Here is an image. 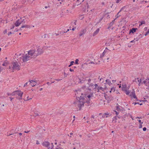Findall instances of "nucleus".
I'll return each mask as SVG.
<instances>
[{
    "label": "nucleus",
    "mask_w": 149,
    "mask_h": 149,
    "mask_svg": "<svg viewBox=\"0 0 149 149\" xmlns=\"http://www.w3.org/2000/svg\"><path fill=\"white\" fill-rule=\"evenodd\" d=\"M76 21H74V22H73V24H74V25H76Z\"/></svg>",
    "instance_id": "obj_53"
},
{
    "label": "nucleus",
    "mask_w": 149,
    "mask_h": 149,
    "mask_svg": "<svg viewBox=\"0 0 149 149\" xmlns=\"http://www.w3.org/2000/svg\"><path fill=\"white\" fill-rule=\"evenodd\" d=\"M32 98H30L28 96V97H27V100H31V99Z\"/></svg>",
    "instance_id": "obj_36"
},
{
    "label": "nucleus",
    "mask_w": 149,
    "mask_h": 149,
    "mask_svg": "<svg viewBox=\"0 0 149 149\" xmlns=\"http://www.w3.org/2000/svg\"><path fill=\"white\" fill-rule=\"evenodd\" d=\"M134 40H135L136 41H137L139 40V38H135L134 39Z\"/></svg>",
    "instance_id": "obj_40"
},
{
    "label": "nucleus",
    "mask_w": 149,
    "mask_h": 149,
    "mask_svg": "<svg viewBox=\"0 0 149 149\" xmlns=\"http://www.w3.org/2000/svg\"><path fill=\"white\" fill-rule=\"evenodd\" d=\"M116 107L117 111H119L120 110V107H121L118 104H116Z\"/></svg>",
    "instance_id": "obj_22"
},
{
    "label": "nucleus",
    "mask_w": 149,
    "mask_h": 149,
    "mask_svg": "<svg viewBox=\"0 0 149 149\" xmlns=\"http://www.w3.org/2000/svg\"><path fill=\"white\" fill-rule=\"evenodd\" d=\"M26 25H23V26H22L21 28H20V29H21L22 28H26Z\"/></svg>",
    "instance_id": "obj_43"
},
{
    "label": "nucleus",
    "mask_w": 149,
    "mask_h": 149,
    "mask_svg": "<svg viewBox=\"0 0 149 149\" xmlns=\"http://www.w3.org/2000/svg\"><path fill=\"white\" fill-rule=\"evenodd\" d=\"M105 55V52H104L103 53H102V54L100 55V57L101 58L103 56Z\"/></svg>",
    "instance_id": "obj_31"
},
{
    "label": "nucleus",
    "mask_w": 149,
    "mask_h": 149,
    "mask_svg": "<svg viewBox=\"0 0 149 149\" xmlns=\"http://www.w3.org/2000/svg\"><path fill=\"white\" fill-rule=\"evenodd\" d=\"M133 82H135L136 83L138 84L139 86H140L141 84H143L142 83L141 80V79H139V78H137L136 79H135L133 81Z\"/></svg>",
    "instance_id": "obj_12"
},
{
    "label": "nucleus",
    "mask_w": 149,
    "mask_h": 149,
    "mask_svg": "<svg viewBox=\"0 0 149 149\" xmlns=\"http://www.w3.org/2000/svg\"><path fill=\"white\" fill-rule=\"evenodd\" d=\"M30 57L28 54H26L22 56L21 58L23 62H25L31 59Z\"/></svg>",
    "instance_id": "obj_8"
},
{
    "label": "nucleus",
    "mask_w": 149,
    "mask_h": 149,
    "mask_svg": "<svg viewBox=\"0 0 149 149\" xmlns=\"http://www.w3.org/2000/svg\"><path fill=\"white\" fill-rule=\"evenodd\" d=\"M7 33V30L6 29L3 32V33L4 34L6 33Z\"/></svg>",
    "instance_id": "obj_39"
},
{
    "label": "nucleus",
    "mask_w": 149,
    "mask_h": 149,
    "mask_svg": "<svg viewBox=\"0 0 149 149\" xmlns=\"http://www.w3.org/2000/svg\"><path fill=\"white\" fill-rule=\"evenodd\" d=\"M117 120V118L116 116H115L114 117L113 119V122H116V120Z\"/></svg>",
    "instance_id": "obj_25"
},
{
    "label": "nucleus",
    "mask_w": 149,
    "mask_h": 149,
    "mask_svg": "<svg viewBox=\"0 0 149 149\" xmlns=\"http://www.w3.org/2000/svg\"><path fill=\"white\" fill-rule=\"evenodd\" d=\"M22 23V18H21L20 19H19L15 23V25L16 26H18L19 25Z\"/></svg>",
    "instance_id": "obj_13"
},
{
    "label": "nucleus",
    "mask_w": 149,
    "mask_h": 149,
    "mask_svg": "<svg viewBox=\"0 0 149 149\" xmlns=\"http://www.w3.org/2000/svg\"><path fill=\"white\" fill-rule=\"evenodd\" d=\"M106 44H107V45H109V46L110 44L109 43H108V44H107V43Z\"/></svg>",
    "instance_id": "obj_62"
},
{
    "label": "nucleus",
    "mask_w": 149,
    "mask_h": 149,
    "mask_svg": "<svg viewBox=\"0 0 149 149\" xmlns=\"http://www.w3.org/2000/svg\"><path fill=\"white\" fill-rule=\"evenodd\" d=\"M146 127H144L143 128V131H146Z\"/></svg>",
    "instance_id": "obj_47"
},
{
    "label": "nucleus",
    "mask_w": 149,
    "mask_h": 149,
    "mask_svg": "<svg viewBox=\"0 0 149 149\" xmlns=\"http://www.w3.org/2000/svg\"><path fill=\"white\" fill-rule=\"evenodd\" d=\"M26 28H30V26H28V25H26Z\"/></svg>",
    "instance_id": "obj_56"
},
{
    "label": "nucleus",
    "mask_w": 149,
    "mask_h": 149,
    "mask_svg": "<svg viewBox=\"0 0 149 149\" xmlns=\"http://www.w3.org/2000/svg\"><path fill=\"white\" fill-rule=\"evenodd\" d=\"M93 97V92H91L90 94H85V97L86 99L87 98H88V100L86 101V102L87 103H88L89 102V101L90 100V99L91 97Z\"/></svg>",
    "instance_id": "obj_9"
},
{
    "label": "nucleus",
    "mask_w": 149,
    "mask_h": 149,
    "mask_svg": "<svg viewBox=\"0 0 149 149\" xmlns=\"http://www.w3.org/2000/svg\"><path fill=\"white\" fill-rule=\"evenodd\" d=\"M91 81V80L90 79H89L88 80H87L88 82L87 83V84H89L90 83Z\"/></svg>",
    "instance_id": "obj_32"
},
{
    "label": "nucleus",
    "mask_w": 149,
    "mask_h": 149,
    "mask_svg": "<svg viewBox=\"0 0 149 149\" xmlns=\"http://www.w3.org/2000/svg\"><path fill=\"white\" fill-rule=\"evenodd\" d=\"M64 76H65V77H67V75H68V74L66 73H65V72L64 73Z\"/></svg>",
    "instance_id": "obj_45"
},
{
    "label": "nucleus",
    "mask_w": 149,
    "mask_h": 149,
    "mask_svg": "<svg viewBox=\"0 0 149 149\" xmlns=\"http://www.w3.org/2000/svg\"><path fill=\"white\" fill-rule=\"evenodd\" d=\"M50 144L47 141H45L44 142H43L42 143V145L43 146L46 147H48L49 146Z\"/></svg>",
    "instance_id": "obj_16"
},
{
    "label": "nucleus",
    "mask_w": 149,
    "mask_h": 149,
    "mask_svg": "<svg viewBox=\"0 0 149 149\" xmlns=\"http://www.w3.org/2000/svg\"><path fill=\"white\" fill-rule=\"evenodd\" d=\"M74 62L73 61H71V62L70 63V64L68 65V67H70L72 65H73V63Z\"/></svg>",
    "instance_id": "obj_29"
},
{
    "label": "nucleus",
    "mask_w": 149,
    "mask_h": 149,
    "mask_svg": "<svg viewBox=\"0 0 149 149\" xmlns=\"http://www.w3.org/2000/svg\"><path fill=\"white\" fill-rule=\"evenodd\" d=\"M70 71L71 72H72V71H74V70L73 69H72L71 68H70Z\"/></svg>",
    "instance_id": "obj_52"
},
{
    "label": "nucleus",
    "mask_w": 149,
    "mask_h": 149,
    "mask_svg": "<svg viewBox=\"0 0 149 149\" xmlns=\"http://www.w3.org/2000/svg\"><path fill=\"white\" fill-rule=\"evenodd\" d=\"M21 63L16 60L13 61L11 65L9 66V69L10 71L13 72L15 70H18L20 69Z\"/></svg>",
    "instance_id": "obj_1"
},
{
    "label": "nucleus",
    "mask_w": 149,
    "mask_h": 149,
    "mask_svg": "<svg viewBox=\"0 0 149 149\" xmlns=\"http://www.w3.org/2000/svg\"><path fill=\"white\" fill-rule=\"evenodd\" d=\"M121 11V10H120L119 12L117 14V15L116 16V18L115 19H116L120 15H119V13Z\"/></svg>",
    "instance_id": "obj_27"
},
{
    "label": "nucleus",
    "mask_w": 149,
    "mask_h": 149,
    "mask_svg": "<svg viewBox=\"0 0 149 149\" xmlns=\"http://www.w3.org/2000/svg\"><path fill=\"white\" fill-rule=\"evenodd\" d=\"M137 29L136 28H132V29L130 30V33H134L136 32V30Z\"/></svg>",
    "instance_id": "obj_18"
},
{
    "label": "nucleus",
    "mask_w": 149,
    "mask_h": 149,
    "mask_svg": "<svg viewBox=\"0 0 149 149\" xmlns=\"http://www.w3.org/2000/svg\"><path fill=\"white\" fill-rule=\"evenodd\" d=\"M62 80V79H55V80L57 81H59Z\"/></svg>",
    "instance_id": "obj_37"
},
{
    "label": "nucleus",
    "mask_w": 149,
    "mask_h": 149,
    "mask_svg": "<svg viewBox=\"0 0 149 149\" xmlns=\"http://www.w3.org/2000/svg\"><path fill=\"white\" fill-rule=\"evenodd\" d=\"M138 121L139 122V123L141 124H143V122H142L141 120H138Z\"/></svg>",
    "instance_id": "obj_35"
},
{
    "label": "nucleus",
    "mask_w": 149,
    "mask_h": 149,
    "mask_svg": "<svg viewBox=\"0 0 149 149\" xmlns=\"http://www.w3.org/2000/svg\"><path fill=\"white\" fill-rule=\"evenodd\" d=\"M78 61H79V60L78 59H77L75 60V64H79L78 63Z\"/></svg>",
    "instance_id": "obj_33"
},
{
    "label": "nucleus",
    "mask_w": 149,
    "mask_h": 149,
    "mask_svg": "<svg viewBox=\"0 0 149 149\" xmlns=\"http://www.w3.org/2000/svg\"><path fill=\"white\" fill-rule=\"evenodd\" d=\"M23 94L22 92L20 91H15L13 94V95L16 96L17 99H20L22 98Z\"/></svg>",
    "instance_id": "obj_5"
},
{
    "label": "nucleus",
    "mask_w": 149,
    "mask_h": 149,
    "mask_svg": "<svg viewBox=\"0 0 149 149\" xmlns=\"http://www.w3.org/2000/svg\"><path fill=\"white\" fill-rule=\"evenodd\" d=\"M29 81L30 82L29 84L32 86H34L39 84L37 82L38 81L36 80H31Z\"/></svg>",
    "instance_id": "obj_11"
},
{
    "label": "nucleus",
    "mask_w": 149,
    "mask_h": 149,
    "mask_svg": "<svg viewBox=\"0 0 149 149\" xmlns=\"http://www.w3.org/2000/svg\"><path fill=\"white\" fill-rule=\"evenodd\" d=\"M134 98L135 99H136L135 101H138L139 100L138 99H137V97H136V98Z\"/></svg>",
    "instance_id": "obj_57"
},
{
    "label": "nucleus",
    "mask_w": 149,
    "mask_h": 149,
    "mask_svg": "<svg viewBox=\"0 0 149 149\" xmlns=\"http://www.w3.org/2000/svg\"><path fill=\"white\" fill-rule=\"evenodd\" d=\"M14 27H15V26L14 25H12V26L10 28V29H13L14 28Z\"/></svg>",
    "instance_id": "obj_49"
},
{
    "label": "nucleus",
    "mask_w": 149,
    "mask_h": 149,
    "mask_svg": "<svg viewBox=\"0 0 149 149\" xmlns=\"http://www.w3.org/2000/svg\"><path fill=\"white\" fill-rule=\"evenodd\" d=\"M3 70H5V68H4L0 66V73Z\"/></svg>",
    "instance_id": "obj_28"
},
{
    "label": "nucleus",
    "mask_w": 149,
    "mask_h": 149,
    "mask_svg": "<svg viewBox=\"0 0 149 149\" xmlns=\"http://www.w3.org/2000/svg\"><path fill=\"white\" fill-rule=\"evenodd\" d=\"M127 87V86L126 85H122V90L123 91H125V90H126V88Z\"/></svg>",
    "instance_id": "obj_21"
},
{
    "label": "nucleus",
    "mask_w": 149,
    "mask_h": 149,
    "mask_svg": "<svg viewBox=\"0 0 149 149\" xmlns=\"http://www.w3.org/2000/svg\"><path fill=\"white\" fill-rule=\"evenodd\" d=\"M114 112H115V113L116 115H118V113L117 112V111H115Z\"/></svg>",
    "instance_id": "obj_48"
},
{
    "label": "nucleus",
    "mask_w": 149,
    "mask_h": 149,
    "mask_svg": "<svg viewBox=\"0 0 149 149\" xmlns=\"http://www.w3.org/2000/svg\"><path fill=\"white\" fill-rule=\"evenodd\" d=\"M136 118H139V119H141V117H137Z\"/></svg>",
    "instance_id": "obj_59"
},
{
    "label": "nucleus",
    "mask_w": 149,
    "mask_h": 149,
    "mask_svg": "<svg viewBox=\"0 0 149 149\" xmlns=\"http://www.w3.org/2000/svg\"><path fill=\"white\" fill-rule=\"evenodd\" d=\"M29 132V131H25L24 132L25 133H28Z\"/></svg>",
    "instance_id": "obj_63"
},
{
    "label": "nucleus",
    "mask_w": 149,
    "mask_h": 149,
    "mask_svg": "<svg viewBox=\"0 0 149 149\" xmlns=\"http://www.w3.org/2000/svg\"><path fill=\"white\" fill-rule=\"evenodd\" d=\"M86 29H83L81 31V32L83 33L84 34L86 32Z\"/></svg>",
    "instance_id": "obj_30"
},
{
    "label": "nucleus",
    "mask_w": 149,
    "mask_h": 149,
    "mask_svg": "<svg viewBox=\"0 0 149 149\" xmlns=\"http://www.w3.org/2000/svg\"><path fill=\"white\" fill-rule=\"evenodd\" d=\"M121 0H116V2L117 3H118L120 2V1Z\"/></svg>",
    "instance_id": "obj_38"
},
{
    "label": "nucleus",
    "mask_w": 149,
    "mask_h": 149,
    "mask_svg": "<svg viewBox=\"0 0 149 149\" xmlns=\"http://www.w3.org/2000/svg\"><path fill=\"white\" fill-rule=\"evenodd\" d=\"M8 62H4V63L3 64H2V65L3 66H7L8 65Z\"/></svg>",
    "instance_id": "obj_26"
},
{
    "label": "nucleus",
    "mask_w": 149,
    "mask_h": 149,
    "mask_svg": "<svg viewBox=\"0 0 149 149\" xmlns=\"http://www.w3.org/2000/svg\"><path fill=\"white\" fill-rule=\"evenodd\" d=\"M111 90L109 91V92L110 93H111L112 92H114L115 91V87L113 86L112 87H111Z\"/></svg>",
    "instance_id": "obj_19"
},
{
    "label": "nucleus",
    "mask_w": 149,
    "mask_h": 149,
    "mask_svg": "<svg viewBox=\"0 0 149 149\" xmlns=\"http://www.w3.org/2000/svg\"><path fill=\"white\" fill-rule=\"evenodd\" d=\"M77 99L79 100L76 103V105H77L80 109L81 107L83 106L84 103L85 102V98L83 96H80L79 97H77Z\"/></svg>",
    "instance_id": "obj_2"
},
{
    "label": "nucleus",
    "mask_w": 149,
    "mask_h": 149,
    "mask_svg": "<svg viewBox=\"0 0 149 149\" xmlns=\"http://www.w3.org/2000/svg\"><path fill=\"white\" fill-rule=\"evenodd\" d=\"M89 86L87 87V89L89 91H91L94 89L95 91L98 85L97 84H95L94 85L93 83H90L88 84Z\"/></svg>",
    "instance_id": "obj_4"
},
{
    "label": "nucleus",
    "mask_w": 149,
    "mask_h": 149,
    "mask_svg": "<svg viewBox=\"0 0 149 149\" xmlns=\"http://www.w3.org/2000/svg\"><path fill=\"white\" fill-rule=\"evenodd\" d=\"M105 81L106 82L104 84H106L109 86L112 87V84L111 83V80L109 79H107L105 80Z\"/></svg>",
    "instance_id": "obj_14"
},
{
    "label": "nucleus",
    "mask_w": 149,
    "mask_h": 149,
    "mask_svg": "<svg viewBox=\"0 0 149 149\" xmlns=\"http://www.w3.org/2000/svg\"><path fill=\"white\" fill-rule=\"evenodd\" d=\"M89 63L94 64V63L93 62H91L90 63Z\"/></svg>",
    "instance_id": "obj_58"
},
{
    "label": "nucleus",
    "mask_w": 149,
    "mask_h": 149,
    "mask_svg": "<svg viewBox=\"0 0 149 149\" xmlns=\"http://www.w3.org/2000/svg\"><path fill=\"white\" fill-rule=\"evenodd\" d=\"M105 90L107 91L108 90V88L107 86H105V87L104 88H103L101 87L97 86V87L95 91L101 93L102 91L104 92Z\"/></svg>",
    "instance_id": "obj_6"
},
{
    "label": "nucleus",
    "mask_w": 149,
    "mask_h": 149,
    "mask_svg": "<svg viewBox=\"0 0 149 149\" xmlns=\"http://www.w3.org/2000/svg\"><path fill=\"white\" fill-rule=\"evenodd\" d=\"M142 124H140V125H139V128H141L142 127Z\"/></svg>",
    "instance_id": "obj_42"
},
{
    "label": "nucleus",
    "mask_w": 149,
    "mask_h": 149,
    "mask_svg": "<svg viewBox=\"0 0 149 149\" xmlns=\"http://www.w3.org/2000/svg\"><path fill=\"white\" fill-rule=\"evenodd\" d=\"M28 54L30 56L31 58H35L37 56V51L36 50L34 49H31L28 52Z\"/></svg>",
    "instance_id": "obj_3"
},
{
    "label": "nucleus",
    "mask_w": 149,
    "mask_h": 149,
    "mask_svg": "<svg viewBox=\"0 0 149 149\" xmlns=\"http://www.w3.org/2000/svg\"><path fill=\"white\" fill-rule=\"evenodd\" d=\"M22 22H24V23L25 22V21H24V19H23L22 20Z\"/></svg>",
    "instance_id": "obj_61"
},
{
    "label": "nucleus",
    "mask_w": 149,
    "mask_h": 149,
    "mask_svg": "<svg viewBox=\"0 0 149 149\" xmlns=\"http://www.w3.org/2000/svg\"><path fill=\"white\" fill-rule=\"evenodd\" d=\"M135 42V40H134V39L130 41V42H131V43L134 42Z\"/></svg>",
    "instance_id": "obj_50"
},
{
    "label": "nucleus",
    "mask_w": 149,
    "mask_h": 149,
    "mask_svg": "<svg viewBox=\"0 0 149 149\" xmlns=\"http://www.w3.org/2000/svg\"><path fill=\"white\" fill-rule=\"evenodd\" d=\"M115 19H114L112 22H111L110 24V25H112L114 23Z\"/></svg>",
    "instance_id": "obj_34"
},
{
    "label": "nucleus",
    "mask_w": 149,
    "mask_h": 149,
    "mask_svg": "<svg viewBox=\"0 0 149 149\" xmlns=\"http://www.w3.org/2000/svg\"><path fill=\"white\" fill-rule=\"evenodd\" d=\"M80 0H77L76 2V4L77 6H78L81 3V2H83L84 1V0H83L82 1H80Z\"/></svg>",
    "instance_id": "obj_23"
},
{
    "label": "nucleus",
    "mask_w": 149,
    "mask_h": 149,
    "mask_svg": "<svg viewBox=\"0 0 149 149\" xmlns=\"http://www.w3.org/2000/svg\"><path fill=\"white\" fill-rule=\"evenodd\" d=\"M36 144H39V141H36Z\"/></svg>",
    "instance_id": "obj_54"
},
{
    "label": "nucleus",
    "mask_w": 149,
    "mask_h": 149,
    "mask_svg": "<svg viewBox=\"0 0 149 149\" xmlns=\"http://www.w3.org/2000/svg\"><path fill=\"white\" fill-rule=\"evenodd\" d=\"M86 86H84L82 87V88H83V89H84V88H86Z\"/></svg>",
    "instance_id": "obj_60"
},
{
    "label": "nucleus",
    "mask_w": 149,
    "mask_h": 149,
    "mask_svg": "<svg viewBox=\"0 0 149 149\" xmlns=\"http://www.w3.org/2000/svg\"><path fill=\"white\" fill-rule=\"evenodd\" d=\"M74 29H74V28H72V31H74Z\"/></svg>",
    "instance_id": "obj_64"
},
{
    "label": "nucleus",
    "mask_w": 149,
    "mask_h": 149,
    "mask_svg": "<svg viewBox=\"0 0 149 149\" xmlns=\"http://www.w3.org/2000/svg\"><path fill=\"white\" fill-rule=\"evenodd\" d=\"M130 96L134 98H136V96L134 91H133L132 92H131L130 93Z\"/></svg>",
    "instance_id": "obj_15"
},
{
    "label": "nucleus",
    "mask_w": 149,
    "mask_h": 149,
    "mask_svg": "<svg viewBox=\"0 0 149 149\" xmlns=\"http://www.w3.org/2000/svg\"><path fill=\"white\" fill-rule=\"evenodd\" d=\"M100 31V29L98 28L96 29V30L94 32V33H93V36H95L96 35H97L99 33V31Z\"/></svg>",
    "instance_id": "obj_17"
},
{
    "label": "nucleus",
    "mask_w": 149,
    "mask_h": 149,
    "mask_svg": "<svg viewBox=\"0 0 149 149\" xmlns=\"http://www.w3.org/2000/svg\"><path fill=\"white\" fill-rule=\"evenodd\" d=\"M125 93L127 95H129L130 94V93H131L130 92L129 90H125Z\"/></svg>",
    "instance_id": "obj_24"
},
{
    "label": "nucleus",
    "mask_w": 149,
    "mask_h": 149,
    "mask_svg": "<svg viewBox=\"0 0 149 149\" xmlns=\"http://www.w3.org/2000/svg\"><path fill=\"white\" fill-rule=\"evenodd\" d=\"M83 34H84L83 33H82L81 32H80L79 34V36H82Z\"/></svg>",
    "instance_id": "obj_41"
},
{
    "label": "nucleus",
    "mask_w": 149,
    "mask_h": 149,
    "mask_svg": "<svg viewBox=\"0 0 149 149\" xmlns=\"http://www.w3.org/2000/svg\"><path fill=\"white\" fill-rule=\"evenodd\" d=\"M133 104H134V105H136V104H139V103L138 102H134V103H133Z\"/></svg>",
    "instance_id": "obj_46"
},
{
    "label": "nucleus",
    "mask_w": 149,
    "mask_h": 149,
    "mask_svg": "<svg viewBox=\"0 0 149 149\" xmlns=\"http://www.w3.org/2000/svg\"><path fill=\"white\" fill-rule=\"evenodd\" d=\"M37 50H36V51H37V56L41 54L43 52V51L41 47H36Z\"/></svg>",
    "instance_id": "obj_10"
},
{
    "label": "nucleus",
    "mask_w": 149,
    "mask_h": 149,
    "mask_svg": "<svg viewBox=\"0 0 149 149\" xmlns=\"http://www.w3.org/2000/svg\"><path fill=\"white\" fill-rule=\"evenodd\" d=\"M56 149H63L59 147H57L56 148Z\"/></svg>",
    "instance_id": "obj_44"
},
{
    "label": "nucleus",
    "mask_w": 149,
    "mask_h": 149,
    "mask_svg": "<svg viewBox=\"0 0 149 149\" xmlns=\"http://www.w3.org/2000/svg\"><path fill=\"white\" fill-rule=\"evenodd\" d=\"M12 33L11 32H9L8 33V35L9 36Z\"/></svg>",
    "instance_id": "obj_51"
},
{
    "label": "nucleus",
    "mask_w": 149,
    "mask_h": 149,
    "mask_svg": "<svg viewBox=\"0 0 149 149\" xmlns=\"http://www.w3.org/2000/svg\"><path fill=\"white\" fill-rule=\"evenodd\" d=\"M142 83L144 84L146 89L149 90V77L145 79Z\"/></svg>",
    "instance_id": "obj_7"
},
{
    "label": "nucleus",
    "mask_w": 149,
    "mask_h": 149,
    "mask_svg": "<svg viewBox=\"0 0 149 149\" xmlns=\"http://www.w3.org/2000/svg\"><path fill=\"white\" fill-rule=\"evenodd\" d=\"M109 115V113H105L103 114L102 116V117L103 118H105L108 117V116Z\"/></svg>",
    "instance_id": "obj_20"
},
{
    "label": "nucleus",
    "mask_w": 149,
    "mask_h": 149,
    "mask_svg": "<svg viewBox=\"0 0 149 149\" xmlns=\"http://www.w3.org/2000/svg\"><path fill=\"white\" fill-rule=\"evenodd\" d=\"M28 82H26V83L24 84V86H26L27 85V84H28Z\"/></svg>",
    "instance_id": "obj_55"
}]
</instances>
